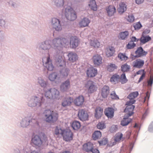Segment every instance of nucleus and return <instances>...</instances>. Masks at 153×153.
<instances>
[{
    "mask_svg": "<svg viewBox=\"0 0 153 153\" xmlns=\"http://www.w3.org/2000/svg\"><path fill=\"white\" fill-rule=\"evenodd\" d=\"M59 91L55 88H48L43 93H39L36 95H33L29 98L27 100V105L30 107H40L42 104L46 102L45 97L47 100L56 99L59 96Z\"/></svg>",
    "mask_w": 153,
    "mask_h": 153,
    "instance_id": "f257e3e1",
    "label": "nucleus"
},
{
    "mask_svg": "<svg viewBox=\"0 0 153 153\" xmlns=\"http://www.w3.org/2000/svg\"><path fill=\"white\" fill-rule=\"evenodd\" d=\"M46 122L53 123L58 120V114L56 111L49 109L45 110L43 113Z\"/></svg>",
    "mask_w": 153,
    "mask_h": 153,
    "instance_id": "f03ea898",
    "label": "nucleus"
},
{
    "mask_svg": "<svg viewBox=\"0 0 153 153\" xmlns=\"http://www.w3.org/2000/svg\"><path fill=\"white\" fill-rule=\"evenodd\" d=\"M20 126L22 128H27L30 125L34 127L38 126L39 123L35 119L31 118L30 117L27 116L21 120L20 122Z\"/></svg>",
    "mask_w": 153,
    "mask_h": 153,
    "instance_id": "7ed1b4c3",
    "label": "nucleus"
},
{
    "mask_svg": "<svg viewBox=\"0 0 153 153\" xmlns=\"http://www.w3.org/2000/svg\"><path fill=\"white\" fill-rule=\"evenodd\" d=\"M32 143L35 146L40 147L48 143L47 137L45 134L42 136L34 135L32 138Z\"/></svg>",
    "mask_w": 153,
    "mask_h": 153,
    "instance_id": "20e7f679",
    "label": "nucleus"
},
{
    "mask_svg": "<svg viewBox=\"0 0 153 153\" xmlns=\"http://www.w3.org/2000/svg\"><path fill=\"white\" fill-rule=\"evenodd\" d=\"M62 13L64 14L67 19L69 20L74 21L76 18L77 16L76 12L70 7H67L65 8L64 11L63 10L62 11Z\"/></svg>",
    "mask_w": 153,
    "mask_h": 153,
    "instance_id": "39448f33",
    "label": "nucleus"
},
{
    "mask_svg": "<svg viewBox=\"0 0 153 153\" xmlns=\"http://www.w3.org/2000/svg\"><path fill=\"white\" fill-rule=\"evenodd\" d=\"M51 25L52 28L56 30L59 31L62 29V27L59 20L56 18H53L51 21Z\"/></svg>",
    "mask_w": 153,
    "mask_h": 153,
    "instance_id": "423d86ee",
    "label": "nucleus"
},
{
    "mask_svg": "<svg viewBox=\"0 0 153 153\" xmlns=\"http://www.w3.org/2000/svg\"><path fill=\"white\" fill-rule=\"evenodd\" d=\"M85 87L88 88V91L90 93H92L96 91L97 89L96 83L91 80H89L86 82L85 84Z\"/></svg>",
    "mask_w": 153,
    "mask_h": 153,
    "instance_id": "0eeeda50",
    "label": "nucleus"
},
{
    "mask_svg": "<svg viewBox=\"0 0 153 153\" xmlns=\"http://www.w3.org/2000/svg\"><path fill=\"white\" fill-rule=\"evenodd\" d=\"M60 37H57L53 39L51 42L50 43V45H49L50 47H56V48H60L62 47V42H60Z\"/></svg>",
    "mask_w": 153,
    "mask_h": 153,
    "instance_id": "6e6552de",
    "label": "nucleus"
},
{
    "mask_svg": "<svg viewBox=\"0 0 153 153\" xmlns=\"http://www.w3.org/2000/svg\"><path fill=\"white\" fill-rule=\"evenodd\" d=\"M73 134L69 129H65L62 135L63 139L66 141H68L72 140Z\"/></svg>",
    "mask_w": 153,
    "mask_h": 153,
    "instance_id": "1a4fd4ad",
    "label": "nucleus"
},
{
    "mask_svg": "<svg viewBox=\"0 0 153 153\" xmlns=\"http://www.w3.org/2000/svg\"><path fill=\"white\" fill-rule=\"evenodd\" d=\"M37 82L38 84L43 88L45 93V91H46L48 88L49 85L48 82L45 81L43 78L40 77L38 78Z\"/></svg>",
    "mask_w": 153,
    "mask_h": 153,
    "instance_id": "9d476101",
    "label": "nucleus"
},
{
    "mask_svg": "<svg viewBox=\"0 0 153 153\" xmlns=\"http://www.w3.org/2000/svg\"><path fill=\"white\" fill-rule=\"evenodd\" d=\"M78 116L79 119L83 121L88 119V115L87 112L84 109H82L79 111Z\"/></svg>",
    "mask_w": 153,
    "mask_h": 153,
    "instance_id": "9b49d317",
    "label": "nucleus"
},
{
    "mask_svg": "<svg viewBox=\"0 0 153 153\" xmlns=\"http://www.w3.org/2000/svg\"><path fill=\"white\" fill-rule=\"evenodd\" d=\"M30 149L28 146L23 147L22 149H21L20 151L18 149L14 150V153H39V152L36 151H33L30 152Z\"/></svg>",
    "mask_w": 153,
    "mask_h": 153,
    "instance_id": "f8f14e48",
    "label": "nucleus"
},
{
    "mask_svg": "<svg viewBox=\"0 0 153 153\" xmlns=\"http://www.w3.org/2000/svg\"><path fill=\"white\" fill-rule=\"evenodd\" d=\"M70 83L69 79H68L63 82H62L60 86V90L62 92L67 91L70 88Z\"/></svg>",
    "mask_w": 153,
    "mask_h": 153,
    "instance_id": "ddd939ff",
    "label": "nucleus"
},
{
    "mask_svg": "<svg viewBox=\"0 0 153 153\" xmlns=\"http://www.w3.org/2000/svg\"><path fill=\"white\" fill-rule=\"evenodd\" d=\"M43 65L48 71L53 70L54 67L49 56L47 57L46 61L45 63L43 62Z\"/></svg>",
    "mask_w": 153,
    "mask_h": 153,
    "instance_id": "4468645a",
    "label": "nucleus"
},
{
    "mask_svg": "<svg viewBox=\"0 0 153 153\" xmlns=\"http://www.w3.org/2000/svg\"><path fill=\"white\" fill-rule=\"evenodd\" d=\"M92 60L95 66H99L102 63V58L100 55L97 54L93 56Z\"/></svg>",
    "mask_w": 153,
    "mask_h": 153,
    "instance_id": "2eb2a0df",
    "label": "nucleus"
},
{
    "mask_svg": "<svg viewBox=\"0 0 153 153\" xmlns=\"http://www.w3.org/2000/svg\"><path fill=\"white\" fill-rule=\"evenodd\" d=\"M60 51H59L56 55H54V59L56 63L58 66L62 67L63 66L62 63L64 64V62L62 59V57L60 55Z\"/></svg>",
    "mask_w": 153,
    "mask_h": 153,
    "instance_id": "dca6fc26",
    "label": "nucleus"
},
{
    "mask_svg": "<svg viewBox=\"0 0 153 153\" xmlns=\"http://www.w3.org/2000/svg\"><path fill=\"white\" fill-rule=\"evenodd\" d=\"M97 73V69L94 67H90L88 68L86 71L87 75L90 77L95 76Z\"/></svg>",
    "mask_w": 153,
    "mask_h": 153,
    "instance_id": "f3484780",
    "label": "nucleus"
},
{
    "mask_svg": "<svg viewBox=\"0 0 153 153\" xmlns=\"http://www.w3.org/2000/svg\"><path fill=\"white\" fill-rule=\"evenodd\" d=\"M94 148L93 144L91 142L85 143L83 146V150L88 153L91 152Z\"/></svg>",
    "mask_w": 153,
    "mask_h": 153,
    "instance_id": "a211bd4d",
    "label": "nucleus"
},
{
    "mask_svg": "<svg viewBox=\"0 0 153 153\" xmlns=\"http://www.w3.org/2000/svg\"><path fill=\"white\" fill-rule=\"evenodd\" d=\"M73 101V99L72 97H65L63 100L62 105L63 107H65L70 105Z\"/></svg>",
    "mask_w": 153,
    "mask_h": 153,
    "instance_id": "6ab92c4d",
    "label": "nucleus"
},
{
    "mask_svg": "<svg viewBox=\"0 0 153 153\" xmlns=\"http://www.w3.org/2000/svg\"><path fill=\"white\" fill-rule=\"evenodd\" d=\"M110 91L109 87L107 85H105L102 88L101 94L102 97L104 98L107 97Z\"/></svg>",
    "mask_w": 153,
    "mask_h": 153,
    "instance_id": "aec40b11",
    "label": "nucleus"
},
{
    "mask_svg": "<svg viewBox=\"0 0 153 153\" xmlns=\"http://www.w3.org/2000/svg\"><path fill=\"white\" fill-rule=\"evenodd\" d=\"M144 63L143 60L138 59L133 62L132 65L134 68H140L143 66Z\"/></svg>",
    "mask_w": 153,
    "mask_h": 153,
    "instance_id": "412c9836",
    "label": "nucleus"
},
{
    "mask_svg": "<svg viewBox=\"0 0 153 153\" xmlns=\"http://www.w3.org/2000/svg\"><path fill=\"white\" fill-rule=\"evenodd\" d=\"M52 2L56 8L60 9L64 7L65 0H53Z\"/></svg>",
    "mask_w": 153,
    "mask_h": 153,
    "instance_id": "4be33fe9",
    "label": "nucleus"
},
{
    "mask_svg": "<svg viewBox=\"0 0 153 153\" xmlns=\"http://www.w3.org/2000/svg\"><path fill=\"white\" fill-rule=\"evenodd\" d=\"M135 106L134 105L127 106L124 111L127 114L128 117L131 116L133 114V110Z\"/></svg>",
    "mask_w": 153,
    "mask_h": 153,
    "instance_id": "5701e85b",
    "label": "nucleus"
},
{
    "mask_svg": "<svg viewBox=\"0 0 153 153\" xmlns=\"http://www.w3.org/2000/svg\"><path fill=\"white\" fill-rule=\"evenodd\" d=\"M90 22L88 18L84 17L79 22V25L81 27L88 26Z\"/></svg>",
    "mask_w": 153,
    "mask_h": 153,
    "instance_id": "b1692460",
    "label": "nucleus"
},
{
    "mask_svg": "<svg viewBox=\"0 0 153 153\" xmlns=\"http://www.w3.org/2000/svg\"><path fill=\"white\" fill-rule=\"evenodd\" d=\"M114 113V110L112 108L108 107L104 111L105 115L108 118H112L113 117Z\"/></svg>",
    "mask_w": 153,
    "mask_h": 153,
    "instance_id": "393cba45",
    "label": "nucleus"
},
{
    "mask_svg": "<svg viewBox=\"0 0 153 153\" xmlns=\"http://www.w3.org/2000/svg\"><path fill=\"white\" fill-rule=\"evenodd\" d=\"M79 41L76 37L71 38L70 44L72 48H76L78 45Z\"/></svg>",
    "mask_w": 153,
    "mask_h": 153,
    "instance_id": "a878e982",
    "label": "nucleus"
},
{
    "mask_svg": "<svg viewBox=\"0 0 153 153\" xmlns=\"http://www.w3.org/2000/svg\"><path fill=\"white\" fill-rule=\"evenodd\" d=\"M84 100V97L82 96H80L74 100V102L76 105L79 106L83 104Z\"/></svg>",
    "mask_w": 153,
    "mask_h": 153,
    "instance_id": "bb28decb",
    "label": "nucleus"
},
{
    "mask_svg": "<svg viewBox=\"0 0 153 153\" xmlns=\"http://www.w3.org/2000/svg\"><path fill=\"white\" fill-rule=\"evenodd\" d=\"M67 56L68 57V60L72 62H75L78 59L77 55L74 53L70 52L68 53Z\"/></svg>",
    "mask_w": 153,
    "mask_h": 153,
    "instance_id": "cd10ccee",
    "label": "nucleus"
},
{
    "mask_svg": "<svg viewBox=\"0 0 153 153\" xmlns=\"http://www.w3.org/2000/svg\"><path fill=\"white\" fill-rule=\"evenodd\" d=\"M135 53L136 55L134 56L136 58L145 55L146 54L147 52L144 51L143 48H137V49L135 51Z\"/></svg>",
    "mask_w": 153,
    "mask_h": 153,
    "instance_id": "c85d7f7f",
    "label": "nucleus"
},
{
    "mask_svg": "<svg viewBox=\"0 0 153 153\" xmlns=\"http://www.w3.org/2000/svg\"><path fill=\"white\" fill-rule=\"evenodd\" d=\"M151 38L149 36H145L142 35V36L139 39L140 41V45H142L144 44L150 40Z\"/></svg>",
    "mask_w": 153,
    "mask_h": 153,
    "instance_id": "c756f323",
    "label": "nucleus"
},
{
    "mask_svg": "<svg viewBox=\"0 0 153 153\" xmlns=\"http://www.w3.org/2000/svg\"><path fill=\"white\" fill-rule=\"evenodd\" d=\"M106 10L108 16H112L116 12V8L113 5H109L108 8H106Z\"/></svg>",
    "mask_w": 153,
    "mask_h": 153,
    "instance_id": "7c9ffc66",
    "label": "nucleus"
},
{
    "mask_svg": "<svg viewBox=\"0 0 153 153\" xmlns=\"http://www.w3.org/2000/svg\"><path fill=\"white\" fill-rule=\"evenodd\" d=\"M95 117L97 119H99L102 115L103 109L100 107H97L95 110Z\"/></svg>",
    "mask_w": 153,
    "mask_h": 153,
    "instance_id": "2f4dec72",
    "label": "nucleus"
},
{
    "mask_svg": "<svg viewBox=\"0 0 153 153\" xmlns=\"http://www.w3.org/2000/svg\"><path fill=\"white\" fill-rule=\"evenodd\" d=\"M129 32L128 31H125L120 33L118 37L122 40H125L128 37L129 35Z\"/></svg>",
    "mask_w": 153,
    "mask_h": 153,
    "instance_id": "473e14b6",
    "label": "nucleus"
},
{
    "mask_svg": "<svg viewBox=\"0 0 153 153\" xmlns=\"http://www.w3.org/2000/svg\"><path fill=\"white\" fill-rule=\"evenodd\" d=\"M126 5L123 2L119 4V7L118 9V11L120 13H122L126 11Z\"/></svg>",
    "mask_w": 153,
    "mask_h": 153,
    "instance_id": "72a5a7b5",
    "label": "nucleus"
},
{
    "mask_svg": "<svg viewBox=\"0 0 153 153\" xmlns=\"http://www.w3.org/2000/svg\"><path fill=\"white\" fill-rule=\"evenodd\" d=\"M128 116H124V117L121 122V125L123 126L127 125L131 121V119L128 118Z\"/></svg>",
    "mask_w": 153,
    "mask_h": 153,
    "instance_id": "f704fd0d",
    "label": "nucleus"
},
{
    "mask_svg": "<svg viewBox=\"0 0 153 153\" xmlns=\"http://www.w3.org/2000/svg\"><path fill=\"white\" fill-rule=\"evenodd\" d=\"M69 69L68 68H64L60 71V76L62 77H65L67 76L69 72Z\"/></svg>",
    "mask_w": 153,
    "mask_h": 153,
    "instance_id": "c9c22d12",
    "label": "nucleus"
},
{
    "mask_svg": "<svg viewBox=\"0 0 153 153\" xmlns=\"http://www.w3.org/2000/svg\"><path fill=\"white\" fill-rule=\"evenodd\" d=\"M64 130L62 129L60 127L56 126L54 130V134L57 136H59V135L62 136Z\"/></svg>",
    "mask_w": 153,
    "mask_h": 153,
    "instance_id": "e433bc0d",
    "label": "nucleus"
},
{
    "mask_svg": "<svg viewBox=\"0 0 153 153\" xmlns=\"http://www.w3.org/2000/svg\"><path fill=\"white\" fill-rule=\"evenodd\" d=\"M120 79V76L119 75L115 74L111 77L110 79V81L113 83H115L118 82Z\"/></svg>",
    "mask_w": 153,
    "mask_h": 153,
    "instance_id": "4c0bfd02",
    "label": "nucleus"
},
{
    "mask_svg": "<svg viewBox=\"0 0 153 153\" xmlns=\"http://www.w3.org/2000/svg\"><path fill=\"white\" fill-rule=\"evenodd\" d=\"M71 126L73 129L75 130L78 129L81 126L80 122L76 120H75L73 122Z\"/></svg>",
    "mask_w": 153,
    "mask_h": 153,
    "instance_id": "58836bf2",
    "label": "nucleus"
},
{
    "mask_svg": "<svg viewBox=\"0 0 153 153\" xmlns=\"http://www.w3.org/2000/svg\"><path fill=\"white\" fill-rule=\"evenodd\" d=\"M88 5L94 11L97 10V5L95 0H90Z\"/></svg>",
    "mask_w": 153,
    "mask_h": 153,
    "instance_id": "ea45409f",
    "label": "nucleus"
},
{
    "mask_svg": "<svg viewBox=\"0 0 153 153\" xmlns=\"http://www.w3.org/2000/svg\"><path fill=\"white\" fill-rule=\"evenodd\" d=\"M102 135L101 133L99 131H96L93 133V138L94 140H96L100 138Z\"/></svg>",
    "mask_w": 153,
    "mask_h": 153,
    "instance_id": "a19ab883",
    "label": "nucleus"
},
{
    "mask_svg": "<svg viewBox=\"0 0 153 153\" xmlns=\"http://www.w3.org/2000/svg\"><path fill=\"white\" fill-rule=\"evenodd\" d=\"M58 74L56 72L50 74L48 76V79L51 81H54L58 78Z\"/></svg>",
    "mask_w": 153,
    "mask_h": 153,
    "instance_id": "79ce46f5",
    "label": "nucleus"
},
{
    "mask_svg": "<svg viewBox=\"0 0 153 153\" xmlns=\"http://www.w3.org/2000/svg\"><path fill=\"white\" fill-rule=\"evenodd\" d=\"M139 93L138 91H135L130 93L127 97V98L129 99L134 100V99L138 95Z\"/></svg>",
    "mask_w": 153,
    "mask_h": 153,
    "instance_id": "37998d69",
    "label": "nucleus"
},
{
    "mask_svg": "<svg viewBox=\"0 0 153 153\" xmlns=\"http://www.w3.org/2000/svg\"><path fill=\"white\" fill-rule=\"evenodd\" d=\"M51 41L50 40H46L45 41L39 43V45L40 48L46 47V45H50V43Z\"/></svg>",
    "mask_w": 153,
    "mask_h": 153,
    "instance_id": "c03bdc74",
    "label": "nucleus"
},
{
    "mask_svg": "<svg viewBox=\"0 0 153 153\" xmlns=\"http://www.w3.org/2000/svg\"><path fill=\"white\" fill-rule=\"evenodd\" d=\"M120 82L122 84H124L126 83L128 81V80L127 79L126 74L125 73H123L120 76Z\"/></svg>",
    "mask_w": 153,
    "mask_h": 153,
    "instance_id": "a18cd8bd",
    "label": "nucleus"
},
{
    "mask_svg": "<svg viewBox=\"0 0 153 153\" xmlns=\"http://www.w3.org/2000/svg\"><path fill=\"white\" fill-rule=\"evenodd\" d=\"M91 45L94 48H99L100 45V42L97 40H91L90 42Z\"/></svg>",
    "mask_w": 153,
    "mask_h": 153,
    "instance_id": "49530a36",
    "label": "nucleus"
},
{
    "mask_svg": "<svg viewBox=\"0 0 153 153\" xmlns=\"http://www.w3.org/2000/svg\"><path fill=\"white\" fill-rule=\"evenodd\" d=\"M121 71L123 72H127L130 69V66L126 63L121 66Z\"/></svg>",
    "mask_w": 153,
    "mask_h": 153,
    "instance_id": "de8ad7c7",
    "label": "nucleus"
},
{
    "mask_svg": "<svg viewBox=\"0 0 153 153\" xmlns=\"http://www.w3.org/2000/svg\"><path fill=\"white\" fill-rule=\"evenodd\" d=\"M114 48H107V51L106 52V55L107 57L112 56L114 52Z\"/></svg>",
    "mask_w": 153,
    "mask_h": 153,
    "instance_id": "09e8293b",
    "label": "nucleus"
},
{
    "mask_svg": "<svg viewBox=\"0 0 153 153\" xmlns=\"http://www.w3.org/2000/svg\"><path fill=\"white\" fill-rule=\"evenodd\" d=\"M60 42L62 43L61 48L66 47V45L69 44L68 40L67 39L60 37Z\"/></svg>",
    "mask_w": 153,
    "mask_h": 153,
    "instance_id": "8fccbe9b",
    "label": "nucleus"
},
{
    "mask_svg": "<svg viewBox=\"0 0 153 153\" xmlns=\"http://www.w3.org/2000/svg\"><path fill=\"white\" fill-rule=\"evenodd\" d=\"M118 57L122 61H125L127 59L128 57L126 56L125 53H120L118 55Z\"/></svg>",
    "mask_w": 153,
    "mask_h": 153,
    "instance_id": "3c124183",
    "label": "nucleus"
},
{
    "mask_svg": "<svg viewBox=\"0 0 153 153\" xmlns=\"http://www.w3.org/2000/svg\"><path fill=\"white\" fill-rule=\"evenodd\" d=\"M98 142L100 145H105L107 144L108 140L107 138H104L102 140L98 141Z\"/></svg>",
    "mask_w": 153,
    "mask_h": 153,
    "instance_id": "603ef678",
    "label": "nucleus"
},
{
    "mask_svg": "<svg viewBox=\"0 0 153 153\" xmlns=\"http://www.w3.org/2000/svg\"><path fill=\"white\" fill-rule=\"evenodd\" d=\"M134 27L135 30H138L142 27V25L140 22L134 24Z\"/></svg>",
    "mask_w": 153,
    "mask_h": 153,
    "instance_id": "864d4df0",
    "label": "nucleus"
},
{
    "mask_svg": "<svg viewBox=\"0 0 153 153\" xmlns=\"http://www.w3.org/2000/svg\"><path fill=\"white\" fill-rule=\"evenodd\" d=\"M111 97L112 99H118L119 98L118 96L116 95L115 91H113L110 94Z\"/></svg>",
    "mask_w": 153,
    "mask_h": 153,
    "instance_id": "5fc2aeb1",
    "label": "nucleus"
},
{
    "mask_svg": "<svg viewBox=\"0 0 153 153\" xmlns=\"http://www.w3.org/2000/svg\"><path fill=\"white\" fill-rule=\"evenodd\" d=\"M97 127L98 129H102L105 128V124L103 123H100L97 125Z\"/></svg>",
    "mask_w": 153,
    "mask_h": 153,
    "instance_id": "6e6d98bb",
    "label": "nucleus"
},
{
    "mask_svg": "<svg viewBox=\"0 0 153 153\" xmlns=\"http://www.w3.org/2000/svg\"><path fill=\"white\" fill-rule=\"evenodd\" d=\"M127 19L128 21L130 22H132L134 21V18L132 14H130L128 15Z\"/></svg>",
    "mask_w": 153,
    "mask_h": 153,
    "instance_id": "4d7b16f0",
    "label": "nucleus"
},
{
    "mask_svg": "<svg viewBox=\"0 0 153 153\" xmlns=\"http://www.w3.org/2000/svg\"><path fill=\"white\" fill-rule=\"evenodd\" d=\"M123 134L120 133L119 135H117L114 138V140L116 142H117L121 140L123 137Z\"/></svg>",
    "mask_w": 153,
    "mask_h": 153,
    "instance_id": "13d9d810",
    "label": "nucleus"
},
{
    "mask_svg": "<svg viewBox=\"0 0 153 153\" xmlns=\"http://www.w3.org/2000/svg\"><path fill=\"white\" fill-rule=\"evenodd\" d=\"M135 46V44L133 41H130L127 45V48H131L134 47Z\"/></svg>",
    "mask_w": 153,
    "mask_h": 153,
    "instance_id": "bf43d9fd",
    "label": "nucleus"
},
{
    "mask_svg": "<svg viewBox=\"0 0 153 153\" xmlns=\"http://www.w3.org/2000/svg\"><path fill=\"white\" fill-rule=\"evenodd\" d=\"M130 100L127 101L126 103V105H133L132 104H134L136 101L135 100H131L129 99Z\"/></svg>",
    "mask_w": 153,
    "mask_h": 153,
    "instance_id": "052dcab7",
    "label": "nucleus"
},
{
    "mask_svg": "<svg viewBox=\"0 0 153 153\" xmlns=\"http://www.w3.org/2000/svg\"><path fill=\"white\" fill-rule=\"evenodd\" d=\"M8 4L10 6L14 8H16L17 7L16 3L12 1H9Z\"/></svg>",
    "mask_w": 153,
    "mask_h": 153,
    "instance_id": "680f3d73",
    "label": "nucleus"
},
{
    "mask_svg": "<svg viewBox=\"0 0 153 153\" xmlns=\"http://www.w3.org/2000/svg\"><path fill=\"white\" fill-rule=\"evenodd\" d=\"M153 77L152 79L151 77L147 81V86L149 87L152 86L153 83Z\"/></svg>",
    "mask_w": 153,
    "mask_h": 153,
    "instance_id": "e2e57ef3",
    "label": "nucleus"
},
{
    "mask_svg": "<svg viewBox=\"0 0 153 153\" xmlns=\"http://www.w3.org/2000/svg\"><path fill=\"white\" fill-rule=\"evenodd\" d=\"M6 24L5 21L3 19H0V26L1 27L4 26Z\"/></svg>",
    "mask_w": 153,
    "mask_h": 153,
    "instance_id": "0e129e2a",
    "label": "nucleus"
},
{
    "mask_svg": "<svg viewBox=\"0 0 153 153\" xmlns=\"http://www.w3.org/2000/svg\"><path fill=\"white\" fill-rule=\"evenodd\" d=\"M148 130L150 132H152L153 131V124L152 122L150 124Z\"/></svg>",
    "mask_w": 153,
    "mask_h": 153,
    "instance_id": "69168bd1",
    "label": "nucleus"
},
{
    "mask_svg": "<svg viewBox=\"0 0 153 153\" xmlns=\"http://www.w3.org/2000/svg\"><path fill=\"white\" fill-rule=\"evenodd\" d=\"M150 32V30L149 29H146L143 32L142 35L146 36V35L148 34Z\"/></svg>",
    "mask_w": 153,
    "mask_h": 153,
    "instance_id": "338daca9",
    "label": "nucleus"
},
{
    "mask_svg": "<svg viewBox=\"0 0 153 153\" xmlns=\"http://www.w3.org/2000/svg\"><path fill=\"white\" fill-rule=\"evenodd\" d=\"M92 153H100L99 151V150L97 149L94 148L92 149V151L91 152Z\"/></svg>",
    "mask_w": 153,
    "mask_h": 153,
    "instance_id": "774afa93",
    "label": "nucleus"
}]
</instances>
